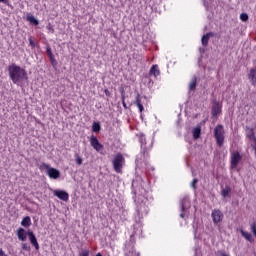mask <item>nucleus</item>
Masks as SVG:
<instances>
[{
  "instance_id": "1",
  "label": "nucleus",
  "mask_w": 256,
  "mask_h": 256,
  "mask_svg": "<svg viewBox=\"0 0 256 256\" xmlns=\"http://www.w3.org/2000/svg\"><path fill=\"white\" fill-rule=\"evenodd\" d=\"M8 73L12 83L15 85H20V83L28 79L27 71L16 64H12L8 67Z\"/></svg>"
},
{
  "instance_id": "2",
  "label": "nucleus",
  "mask_w": 256,
  "mask_h": 256,
  "mask_svg": "<svg viewBox=\"0 0 256 256\" xmlns=\"http://www.w3.org/2000/svg\"><path fill=\"white\" fill-rule=\"evenodd\" d=\"M225 130L223 129V126L218 125L215 127L214 129V137L217 141V145H219V147L223 146V142L225 141Z\"/></svg>"
},
{
  "instance_id": "3",
  "label": "nucleus",
  "mask_w": 256,
  "mask_h": 256,
  "mask_svg": "<svg viewBox=\"0 0 256 256\" xmlns=\"http://www.w3.org/2000/svg\"><path fill=\"white\" fill-rule=\"evenodd\" d=\"M123 163H125V158L121 154H117L113 160V167L116 173H121L123 169Z\"/></svg>"
},
{
  "instance_id": "4",
  "label": "nucleus",
  "mask_w": 256,
  "mask_h": 256,
  "mask_svg": "<svg viewBox=\"0 0 256 256\" xmlns=\"http://www.w3.org/2000/svg\"><path fill=\"white\" fill-rule=\"evenodd\" d=\"M90 145L91 147H93V149H95V151H97L98 153H101V151L103 150V146L101 145V143H99V140L97 139V137L92 136L90 138Z\"/></svg>"
},
{
  "instance_id": "5",
  "label": "nucleus",
  "mask_w": 256,
  "mask_h": 256,
  "mask_svg": "<svg viewBox=\"0 0 256 256\" xmlns=\"http://www.w3.org/2000/svg\"><path fill=\"white\" fill-rule=\"evenodd\" d=\"M241 161V154L239 152H232L231 154V167L232 169H235L239 165V162Z\"/></svg>"
},
{
  "instance_id": "6",
  "label": "nucleus",
  "mask_w": 256,
  "mask_h": 256,
  "mask_svg": "<svg viewBox=\"0 0 256 256\" xmlns=\"http://www.w3.org/2000/svg\"><path fill=\"white\" fill-rule=\"evenodd\" d=\"M211 217L213 219V223H221V221H223V212H221V210H214Z\"/></svg>"
},
{
  "instance_id": "7",
  "label": "nucleus",
  "mask_w": 256,
  "mask_h": 256,
  "mask_svg": "<svg viewBox=\"0 0 256 256\" xmlns=\"http://www.w3.org/2000/svg\"><path fill=\"white\" fill-rule=\"evenodd\" d=\"M54 196L61 199V201H69V194L63 190H54Z\"/></svg>"
},
{
  "instance_id": "8",
  "label": "nucleus",
  "mask_w": 256,
  "mask_h": 256,
  "mask_svg": "<svg viewBox=\"0 0 256 256\" xmlns=\"http://www.w3.org/2000/svg\"><path fill=\"white\" fill-rule=\"evenodd\" d=\"M46 173L50 179H59L61 177V172L55 168H49Z\"/></svg>"
},
{
  "instance_id": "9",
  "label": "nucleus",
  "mask_w": 256,
  "mask_h": 256,
  "mask_svg": "<svg viewBox=\"0 0 256 256\" xmlns=\"http://www.w3.org/2000/svg\"><path fill=\"white\" fill-rule=\"evenodd\" d=\"M17 237L19 241H27V233L25 232V229L18 228L17 229Z\"/></svg>"
},
{
  "instance_id": "10",
  "label": "nucleus",
  "mask_w": 256,
  "mask_h": 256,
  "mask_svg": "<svg viewBox=\"0 0 256 256\" xmlns=\"http://www.w3.org/2000/svg\"><path fill=\"white\" fill-rule=\"evenodd\" d=\"M28 235L30 238V243H32V245H34L35 249L39 250V243L37 242V238L35 237V234H33V232L29 231Z\"/></svg>"
},
{
  "instance_id": "11",
  "label": "nucleus",
  "mask_w": 256,
  "mask_h": 256,
  "mask_svg": "<svg viewBox=\"0 0 256 256\" xmlns=\"http://www.w3.org/2000/svg\"><path fill=\"white\" fill-rule=\"evenodd\" d=\"M246 137H248V139H250V141H254L255 143V131H253V128H247L246 130Z\"/></svg>"
},
{
  "instance_id": "12",
  "label": "nucleus",
  "mask_w": 256,
  "mask_h": 256,
  "mask_svg": "<svg viewBox=\"0 0 256 256\" xmlns=\"http://www.w3.org/2000/svg\"><path fill=\"white\" fill-rule=\"evenodd\" d=\"M213 37V33L209 32L206 35L202 36V45L207 47L209 45V38Z\"/></svg>"
},
{
  "instance_id": "13",
  "label": "nucleus",
  "mask_w": 256,
  "mask_h": 256,
  "mask_svg": "<svg viewBox=\"0 0 256 256\" xmlns=\"http://www.w3.org/2000/svg\"><path fill=\"white\" fill-rule=\"evenodd\" d=\"M241 235H242V237H244V239L246 241H249L250 243H253V236L251 235V233H249L245 230H241Z\"/></svg>"
},
{
  "instance_id": "14",
  "label": "nucleus",
  "mask_w": 256,
  "mask_h": 256,
  "mask_svg": "<svg viewBox=\"0 0 256 256\" xmlns=\"http://www.w3.org/2000/svg\"><path fill=\"white\" fill-rule=\"evenodd\" d=\"M134 105H137L139 108L140 113H143V104H141V96L138 94L136 97V101L134 102Z\"/></svg>"
},
{
  "instance_id": "15",
  "label": "nucleus",
  "mask_w": 256,
  "mask_h": 256,
  "mask_svg": "<svg viewBox=\"0 0 256 256\" xmlns=\"http://www.w3.org/2000/svg\"><path fill=\"white\" fill-rule=\"evenodd\" d=\"M196 87H197V77L194 76L189 83V90L195 91Z\"/></svg>"
},
{
  "instance_id": "16",
  "label": "nucleus",
  "mask_w": 256,
  "mask_h": 256,
  "mask_svg": "<svg viewBox=\"0 0 256 256\" xmlns=\"http://www.w3.org/2000/svg\"><path fill=\"white\" fill-rule=\"evenodd\" d=\"M221 113V106L219 104H214L212 107V115L215 117Z\"/></svg>"
},
{
  "instance_id": "17",
  "label": "nucleus",
  "mask_w": 256,
  "mask_h": 256,
  "mask_svg": "<svg viewBox=\"0 0 256 256\" xmlns=\"http://www.w3.org/2000/svg\"><path fill=\"white\" fill-rule=\"evenodd\" d=\"M22 227H29L31 225V218L26 216L21 222Z\"/></svg>"
},
{
  "instance_id": "18",
  "label": "nucleus",
  "mask_w": 256,
  "mask_h": 256,
  "mask_svg": "<svg viewBox=\"0 0 256 256\" xmlns=\"http://www.w3.org/2000/svg\"><path fill=\"white\" fill-rule=\"evenodd\" d=\"M248 78L250 79V81H255V78H256V68H252L250 70V73L248 75Z\"/></svg>"
},
{
  "instance_id": "19",
  "label": "nucleus",
  "mask_w": 256,
  "mask_h": 256,
  "mask_svg": "<svg viewBox=\"0 0 256 256\" xmlns=\"http://www.w3.org/2000/svg\"><path fill=\"white\" fill-rule=\"evenodd\" d=\"M200 135H201V128L200 127L194 128L193 130L194 139H199Z\"/></svg>"
},
{
  "instance_id": "20",
  "label": "nucleus",
  "mask_w": 256,
  "mask_h": 256,
  "mask_svg": "<svg viewBox=\"0 0 256 256\" xmlns=\"http://www.w3.org/2000/svg\"><path fill=\"white\" fill-rule=\"evenodd\" d=\"M157 65L152 66L150 69V75H154V77H157L159 75V69H157Z\"/></svg>"
},
{
  "instance_id": "21",
  "label": "nucleus",
  "mask_w": 256,
  "mask_h": 256,
  "mask_svg": "<svg viewBox=\"0 0 256 256\" xmlns=\"http://www.w3.org/2000/svg\"><path fill=\"white\" fill-rule=\"evenodd\" d=\"M92 130L94 133H99V131H101V125H99L97 122H94L92 125Z\"/></svg>"
},
{
  "instance_id": "22",
  "label": "nucleus",
  "mask_w": 256,
  "mask_h": 256,
  "mask_svg": "<svg viewBox=\"0 0 256 256\" xmlns=\"http://www.w3.org/2000/svg\"><path fill=\"white\" fill-rule=\"evenodd\" d=\"M27 21H29L33 25H39V21L36 18H34L33 16H28Z\"/></svg>"
},
{
  "instance_id": "23",
  "label": "nucleus",
  "mask_w": 256,
  "mask_h": 256,
  "mask_svg": "<svg viewBox=\"0 0 256 256\" xmlns=\"http://www.w3.org/2000/svg\"><path fill=\"white\" fill-rule=\"evenodd\" d=\"M229 193H231V188L226 187L221 191V195L222 197H227L229 195Z\"/></svg>"
},
{
  "instance_id": "24",
  "label": "nucleus",
  "mask_w": 256,
  "mask_h": 256,
  "mask_svg": "<svg viewBox=\"0 0 256 256\" xmlns=\"http://www.w3.org/2000/svg\"><path fill=\"white\" fill-rule=\"evenodd\" d=\"M75 162L77 165H83V159L81 156H79V154H75Z\"/></svg>"
},
{
  "instance_id": "25",
  "label": "nucleus",
  "mask_w": 256,
  "mask_h": 256,
  "mask_svg": "<svg viewBox=\"0 0 256 256\" xmlns=\"http://www.w3.org/2000/svg\"><path fill=\"white\" fill-rule=\"evenodd\" d=\"M240 19L241 21H244V22L249 21V15H247V13H242L240 15Z\"/></svg>"
},
{
  "instance_id": "26",
  "label": "nucleus",
  "mask_w": 256,
  "mask_h": 256,
  "mask_svg": "<svg viewBox=\"0 0 256 256\" xmlns=\"http://www.w3.org/2000/svg\"><path fill=\"white\" fill-rule=\"evenodd\" d=\"M40 169H47V171H49V169H51V167H49L48 164L42 163V164L40 165Z\"/></svg>"
},
{
  "instance_id": "27",
  "label": "nucleus",
  "mask_w": 256,
  "mask_h": 256,
  "mask_svg": "<svg viewBox=\"0 0 256 256\" xmlns=\"http://www.w3.org/2000/svg\"><path fill=\"white\" fill-rule=\"evenodd\" d=\"M29 45L32 49H35V42L33 41V38H29Z\"/></svg>"
},
{
  "instance_id": "28",
  "label": "nucleus",
  "mask_w": 256,
  "mask_h": 256,
  "mask_svg": "<svg viewBox=\"0 0 256 256\" xmlns=\"http://www.w3.org/2000/svg\"><path fill=\"white\" fill-rule=\"evenodd\" d=\"M50 61L53 66L57 65V60H55V58L53 56L50 57Z\"/></svg>"
},
{
  "instance_id": "29",
  "label": "nucleus",
  "mask_w": 256,
  "mask_h": 256,
  "mask_svg": "<svg viewBox=\"0 0 256 256\" xmlns=\"http://www.w3.org/2000/svg\"><path fill=\"white\" fill-rule=\"evenodd\" d=\"M79 256H89V251L84 250V251L80 252Z\"/></svg>"
},
{
  "instance_id": "30",
  "label": "nucleus",
  "mask_w": 256,
  "mask_h": 256,
  "mask_svg": "<svg viewBox=\"0 0 256 256\" xmlns=\"http://www.w3.org/2000/svg\"><path fill=\"white\" fill-rule=\"evenodd\" d=\"M195 183H199L198 179H194L191 183V187H193V189H195Z\"/></svg>"
},
{
  "instance_id": "31",
  "label": "nucleus",
  "mask_w": 256,
  "mask_h": 256,
  "mask_svg": "<svg viewBox=\"0 0 256 256\" xmlns=\"http://www.w3.org/2000/svg\"><path fill=\"white\" fill-rule=\"evenodd\" d=\"M47 53L50 58L53 57V52H51V48L47 49Z\"/></svg>"
},
{
  "instance_id": "32",
  "label": "nucleus",
  "mask_w": 256,
  "mask_h": 256,
  "mask_svg": "<svg viewBox=\"0 0 256 256\" xmlns=\"http://www.w3.org/2000/svg\"><path fill=\"white\" fill-rule=\"evenodd\" d=\"M104 93L107 97H110L111 96V92H109L107 89L104 90Z\"/></svg>"
},
{
  "instance_id": "33",
  "label": "nucleus",
  "mask_w": 256,
  "mask_h": 256,
  "mask_svg": "<svg viewBox=\"0 0 256 256\" xmlns=\"http://www.w3.org/2000/svg\"><path fill=\"white\" fill-rule=\"evenodd\" d=\"M0 256H8V255L5 254V252L3 251V249L0 248Z\"/></svg>"
},
{
  "instance_id": "34",
  "label": "nucleus",
  "mask_w": 256,
  "mask_h": 256,
  "mask_svg": "<svg viewBox=\"0 0 256 256\" xmlns=\"http://www.w3.org/2000/svg\"><path fill=\"white\" fill-rule=\"evenodd\" d=\"M23 249H29L28 247H27V244H23Z\"/></svg>"
},
{
  "instance_id": "35",
  "label": "nucleus",
  "mask_w": 256,
  "mask_h": 256,
  "mask_svg": "<svg viewBox=\"0 0 256 256\" xmlns=\"http://www.w3.org/2000/svg\"><path fill=\"white\" fill-rule=\"evenodd\" d=\"M123 107H127V104H125V101L123 100Z\"/></svg>"
},
{
  "instance_id": "36",
  "label": "nucleus",
  "mask_w": 256,
  "mask_h": 256,
  "mask_svg": "<svg viewBox=\"0 0 256 256\" xmlns=\"http://www.w3.org/2000/svg\"><path fill=\"white\" fill-rule=\"evenodd\" d=\"M0 3H5V0H0Z\"/></svg>"
},
{
  "instance_id": "37",
  "label": "nucleus",
  "mask_w": 256,
  "mask_h": 256,
  "mask_svg": "<svg viewBox=\"0 0 256 256\" xmlns=\"http://www.w3.org/2000/svg\"><path fill=\"white\" fill-rule=\"evenodd\" d=\"M180 217H182V218H183V217H185V216H184L183 214H181V215H180Z\"/></svg>"
},
{
  "instance_id": "38",
  "label": "nucleus",
  "mask_w": 256,
  "mask_h": 256,
  "mask_svg": "<svg viewBox=\"0 0 256 256\" xmlns=\"http://www.w3.org/2000/svg\"><path fill=\"white\" fill-rule=\"evenodd\" d=\"M182 209H185V206H182Z\"/></svg>"
}]
</instances>
